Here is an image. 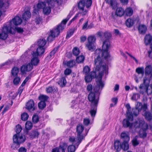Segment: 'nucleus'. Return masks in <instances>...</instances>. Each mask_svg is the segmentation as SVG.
Listing matches in <instances>:
<instances>
[{
	"label": "nucleus",
	"instance_id": "obj_1",
	"mask_svg": "<svg viewBox=\"0 0 152 152\" xmlns=\"http://www.w3.org/2000/svg\"><path fill=\"white\" fill-rule=\"evenodd\" d=\"M101 51L96 50L95 52V58L94 60L95 72L98 73L97 77H99L100 80L104 75L108 74V66L103 63L102 59H105L101 56Z\"/></svg>",
	"mask_w": 152,
	"mask_h": 152
},
{
	"label": "nucleus",
	"instance_id": "obj_2",
	"mask_svg": "<svg viewBox=\"0 0 152 152\" xmlns=\"http://www.w3.org/2000/svg\"><path fill=\"white\" fill-rule=\"evenodd\" d=\"M91 0H86V2L84 0H81L78 4V7L79 10V13L77 14L72 19L71 22L74 21L80 17L82 15L84 16L87 15L89 8L92 4Z\"/></svg>",
	"mask_w": 152,
	"mask_h": 152
},
{
	"label": "nucleus",
	"instance_id": "obj_3",
	"mask_svg": "<svg viewBox=\"0 0 152 152\" xmlns=\"http://www.w3.org/2000/svg\"><path fill=\"white\" fill-rule=\"evenodd\" d=\"M91 0H86V2L84 0H81L78 4V7L79 10V13L77 14L72 19L71 22L74 21L80 17L82 15L84 16L87 15L89 8L92 4Z\"/></svg>",
	"mask_w": 152,
	"mask_h": 152
},
{
	"label": "nucleus",
	"instance_id": "obj_4",
	"mask_svg": "<svg viewBox=\"0 0 152 152\" xmlns=\"http://www.w3.org/2000/svg\"><path fill=\"white\" fill-rule=\"evenodd\" d=\"M91 0H86V2L84 0H81L78 4V7L79 10V13L77 14L72 19L71 22L74 21L80 17L82 15L84 16L87 15L89 8L92 4Z\"/></svg>",
	"mask_w": 152,
	"mask_h": 152
},
{
	"label": "nucleus",
	"instance_id": "obj_5",
	"mask_svg": "<svg viewBox=\"0 0 152 152\" xmlns=\"http://www.w3.org/2000/svg\"><path fill=\"white\" fill-rule=\"evenodd\" d=\"M132 121L129 119H124L123 121L124 126L125 127H129L131 129L135 128V129H140L142 128L145 129H148L147 124L145 123L143 119L138 118L133 124L130 122Z\"/></svg>",
	"mask_w": 152,
	"mask_h": 152
},
{
	"label": "nucleus",
	"instance_id": "obj_6",
	"mask_svg": "<svg viewBox=\"0 0 152 152\" xmlns=\"http://www.w3.org/2000/svg\"><path fill=\"white\" fill-rule=\"evenodd\" d=\"M85 76V80L87 83H89L91 81L92 79L96 77V86L94 89V91L95 92H97L100 90H102L104 86L103 82L102 81V78L100 79L99 77H97L98 73L95 72H91L89 75H86Z\"/></svg>",
	"mask_w": 152,
	"mask_h": 152
},
{
	"label": "nucleus",
	"instance_id": "obj_7",
	"mask_svg": "<svg viewBox=\"0 0 152 152\" xmlns=\"http://www.w3.org/2000/svg\"><path fill=\"white\" fill-rule=\"evenodd\" d=\"M84 127L83 125H79L77 126V137L76 138L73 137H70L69 139L70 142L72 144L78 146L83 139L84 136L87 134L84 135L83 133Z\"/></svg>",
	"mask_w": 152,
	"mask_h": 152
},
{
	"label": "nucleus",
	"instance_id": "obj_8",
	"mask_svg": "<svg viewBox=\"0 0 152 152\" xmlns=\"http://www.w3.org/2000/svg\"><path fill=\"white\" fill-rule=\"evenodd\" d=\"M54 3L51 0H44V2H39L37 7L38 9H43V12L45 15H48L50 12L51 8L54 6Z\"/></svg>",
	"mask_w": 152,
	"mask_h": 152
},
{
	"label": "nucleus",
	"instance_id": "obj_9",
	"mask_svg": "<svg viewBox=\"0 0 152 152\" xmlns=\"http://www.w3.org/2000/svg\"><path fill=\"white\" fill-rule=\"evenodd\" d=\"M88 99L91 102V108L90 111V114L92 117L95 116L96 113L98 99L95 96V94L91 92L88 96Z\"/></svg>",
	"mask_w": 152,
	"mask_h": 152
},
{
	"label": "nucleus",
	"instance_id": "obj_10",
	"mask_svg": "<svg viewBox=\"0 0 152 152\" xmlns=\"http://www.w3.org/2000/svg\"><path fill=\"white\" fill-rule=\"evenodd\" d=\"M110 47V43L108 39H106L103 42L102 50L99 49L97 50H100L101 56L103 57L105 59H107L110 57V55L108 51Z\"/></svg>",
	"mask_w": 152,
	"mask_h": 152
},
{
	"label": "nucleus",
	"instance_id": "obj_11",
	"mask_svg": "<svg viewBox=\"0 0 152 152\" xmlns=\"http://www.w3.org/2000/svg\"><path fill=\"white\" fill-rule=\"evenodd\" d=\"M11 25L10 23L7 22L4 25L2 28V31L0 34V39H5L7 38L8 33L11 34L14 32V30L13 28L10 29L8 26Z\"/></svg>",
	"mask_w": 152,
	"mask_h": 152
},
{
	"label": "nucleus",
	"instance_id": "obj_12",
	"mask_svg": "<svg viewBox=\"0 0 152 152\" xmlns=\"http://www.w3.org/2000/svg\"><path fill=\"white\" fill-rule=\"evenodd\" d=\"M150 83V80L147 77H145L143 78V83L141 84L139 87L140 89L139 92L140 93L143 94L144 93H148L150 89H148V87Z\"/></svg>",
	"mask_w": 152,
	"mask_h": 152
},
{
	"label": "nucleus",
	"instance_id": "obj_13",
	"mask_svg": "<svg viewBox=\"0 0 152 152\" xmlns=\"http://www.w3.org/2000/svg\"><path fill=\"white\" fill-rule=\"evenodd\" d=\"M26 140L24 135L21 134L16 133L13 137V142L17 143L18 144L23 142Z\"/></svg>",
	"mask_w": 152,
	"mask_h": 152
},
{
	"label": "nucleus",
	"instance_id": "obj_14",
	"mask_svg": "<svg viewBox=\"0 0 152 152\" xmlns=\"http://www.w3.org/2000/svg\"><path fill=\"white\" fill-rule=\"evenodd\" d=\"M22 20L18 16H16L11 20L7 22L10 23L11 25L8 26L9 28H11L13 26L16 27L20 25L22 23Z\"/></svg>",
	"mask_w": 152,
	"mask_h": 152
},
{
	"label": "nucleus",
	"instance_id": "obj_15",
	"mask_svg": "<svg viewBox=\"0 0 152 152\" xmlns=\"http://www.w3.org/2000/svg\"><path fill=\"white\" fill-rule=\"evenodd\" d=\"M10 0H0V10L5 11L10 4Z\"/></svg>",
	"mask_w": 152,
	"mask_h": 152
},
{
	"label": "nucleus",
	"instance_id": "obj_16",
	"mask_svg": "<svg viewBox=\"0 0 152 152\" xmlns=\"http://www.w3.org/2000/svg\"><path fill=\"white\" fill-rule=\"evenodd\" d=\"M67 147V144L64 143L62 145H60L59 147L53 148L52 152H65V150Z\"/></svg>",
	"mask_w": 152,
	"mask_h": 152
},
{
	"label": "nucleus",
	"instance_id": "obj_17",
	"mask_svg": "<svg viewBox=\"0 0 152 152\" xmlns=\"http://www.w3.org/2000/svg\"><path fill=\"white\" fill-rule=\"evenodd\" d=\"M39 60L38 56H36V53H33L31 62H30L33 66H37L38 64Z\"/></svg>",
	"mask_w": 152,
	"mask_h": 152
},
{
	"label": "nucleus",
	"instance_id": "obj_18",
	"mask_svg": "<svg viewBox=\"0 0 152 152\" xmlns=\"http://www.w3.org/2000/svg\"><path fill=\"white\" fill-rule=\"evenodd\" d=\"M33 66L29 63L23 65L21 67V71L22 73L25 72H28L31 70L33 68Z\"/></svg>",
	"mask_w": 152,
	"mask_h": 152
},
{
	"label": "nucleus",
	"instance_id": "obj_19",
	"mask_svg": "<svg viewBox=\"0 0 152 152\" xmlns=\"http://www.w3.org/2000/svg\"><path fill=\"white\" fill-rule=\"evenodd\" d=\"M34 106V103L33 101L32 100H30L27 103L26 107V109L30 111H34L35 110Z\"/></svg>",
	"mask_w": 152,
	"mask_h": 152
},
{
	"label": "nucleus",
	"instance_id": "obj_20",
	"mask_svg": "<svg viewBox=\"0 0 152 152\" xmlns=\"http://www.w3.org/2000/svg\"><path fill=\"white\" fill-rule=\"evenodd\" d=\"M126 107L127 109L126 112V116L127 118L126 119H129L131 121H133V116L131 113V107L129 104H127Z\"/></svg>",
	"mask_w": 152,
	"mask_h": 152
},
{
	"label": "nucleus",
	"instance_id": "obj_21",
	"mask_svg": "<svg viewBox=\"0 0 152 152\" xmlns=\"http://www.w3.org/2000/svg\"><path fill=\"white\" fill-rule=\"evenodd\" d=\"M105 1L113 9L116 8L117 7L118 3L116 0H105Z\"/></svg>",
	"mask_w": 152,
	"mask_h": 152
},
{
	"label": "nucleus",
	"instance_id": "obj_22",
	"mask_svg": "<svg viewBox=\"0 0 152 152\" xmlns=\"http://www.w3.org/2000/svg\"><path fill=\"white\" fill-rule=\"evenodd\" d=\"M45 52V48H44L39 46L37 49L36 52H34L33 53H36V56H41Z\"/></svg>",
	"mask_w": 152,
	"mask_h": 152
},
{
	"label": "nucleus",
	"instance_id": "obj_23",
	"mask_svg": "<svg viewBox=\"0 0 152 152\" xmlns=\"http://www.w3.org/2000/svg\"><path fill=\"white\" fill-rule=\"evenodd\" d=\"M125 14V11L121 7H118L116 9L115 14L117 16L121 17Z\"/></svg>",
	"mask_w": 152,
	"mask_h": 152
},
{
	"label": "nucleus",
	"instance_id": "obj_24",
	"mask_svg": "<svg viewBox=\"0 0 152 152\" xmlns=\"http://www.w3.org/2000/svg\"><path fill=\"white\" fill-rule=\"evenodd\" d=\"M56 31V32L55 34H53V31H52L51 34L50 33L49 36L47 38L48 41L49 42L52 41L55 37H57L59 35V32L57 31Z\"/></svg>",
	"mask_w": 152,
	"mask_h": 152
},
{
	"label": "nucleus",
	"instance_id": "obj_25",
	"mask_svg": "<svg viewBox=\"0 0 152 152\" xmlns=\"http://www.w3.org/2000/svg\"><path fill=\"white\" fill-rule=\"evenodd\" d=\"M147 29L146 26L144 25L141 24L139 25L138 30L140 33L144 34Z\"/></svg>",
	"mask_w": 152,
	"mask_h": 152
},
{
	"label": "nucleus",
	"instance_id": "obj_26",
	"mask_svg": "<svg viewBox=\"0 0 152 152\" xmlns=\"http://www.w3.org/2000/svg\"><path fill=\"white\" fill-rule=\"evenodd\" d=\"M85 47L88 50L92 51L95 48V44L87 42L85 44Z\"/></svg>",
	"mask_w": 152,
	"mask_h": 152
},
{
	"label": "nucleus",
	"instance_id": "obj_27",
	"mask_svg": "<svg viewBox=\"0 0 152 152\" xmlns=\"http://www.w3.org/2000/svg\"><path fill=\"white\" fill-rule=\"evenodd\" d=\"M31 14L29 10L26 11L22 15V18L25 20L29 19L31 17Z\"/></svg>",
	"mask_w": 152,
	"mask_h": 152
},
{
	"label": "nucleus",
	"instance_id": "obj_28",
	"mask_svg": "<svg viewBox=\"0 0 152 152\" xmlns=\"http://www.w3.org/2000/svg\"><path fill=\"white\" fill-rule=\"evenodd\" d=\"M67 21L68 20L66 19L63 20L61 22V23L56 28L59 30L60 32V30H62L65 27V24Z\"/></svg>",
	"mask_w": 152,
	"mask_h": 152
},
{
	"label": "nucleus",
	"instance_id": "obj_29",
	"mask_svg": "<svg viewBox=\"0 0 152 152\" xmlns=\"http://www.w3.org/2000/svg\"><path fill=\"white\" fill-rule=\"evenodd\" d=\"M147 129H145L142 128L140 129L139 134L140 137L144 138L146 137L147 135L146 131Z\"/></svg>",
	"mask_w": 152,
	"mask_h": 152
},
{
	"label": "nucleus",
	"instance_id": "obj_30",
	"mask_svg": "<svg viewBox=\"0 0 152 152\" xmlns=\"http://www.w3.org/2000/svg\"><path fill=\"white\" fill-rule=\"evenodd\" d=\"M121 137L123 139L124 141L129 142V137L128 133L123 132L121 134Z\"/></svg>",
	"mask_w": 152,
	"mask_h": 152
},
{
	"label": "nucleus",
	"instance_id": "obj_31",
	"mask_svg": "<svg viewBox=\"0 0 152 152\" xmlns=\"http://www.w3.org/2000/svg\"><path fill=\"white\" fill-rule=\"evenodd\" d=\"M96 39V38L94 36H90L87 38V42L95 44Z\"/></svg>",
	"mask_w": 152,
	"mask_h": 152
},
{
	"label": "nucleus",
	"instance_id": "obj_32",
	"mask_svg": "<svg viewBox=\"0 0 152 152\" xmlns=\"http://www.w3.org/2000/svg\"><path fill=\"white\" fill-rule=\"evenodd\" d=\"M11 28H13L14 30V32L11 33V34H14L16 31L19 33H22L23 31V29L20 27H17L16 26L13 27L12 26V27H11V28H10V29H11Z\"/></svg>",
	"mask_w": 152,
	"mask_h": 152
},
{
	"label": "nucleus",
	"instance_id": "obj_33",
	"mask_svg": "<svg viewBox=\"0 0 152 152\" xmlns=\"http://www.w3.org/2000/svg\"><path fill=\"white\" fill-rule=\"evenodd\" d=\"M66 81L65 77H63L61 78L58 82V84L61 87H64L66 85Z\"/></svg>",
	"mask_w": 152,
	"mask_h": 152
},
{
	"label": "nucleus",
	"instance_id": "obj_34",
	"mask_svg": "<svg viewBox=\"0 0 152 152\" xmlns=\"http://www.w3.org/2000/svg\"><path fill=\"white\" fill-rule=\"evenodd\" d=\"M152 40L151 36L150 34L146 35L145 37V43L146 45H148Z\"/></svg>",
	"mask_w": 152,
	"mask_h": 152
},
{
	"label": "nucleus",
	"instance_id": "obj_35",
	"mask_svg": "<svg viewBox=\"0 0 152 152\" xmlns=\"http://www.w3.org/2000/svg\"><path fill=\"white\" fill-rule=\"evenodd\" d=\"M133 13V10L130 7L127 8L125 12V14L127 16H131Z\"/></svg>",
	"mask_w": 152,
	"mask_h": 152
},
{
	"label": "nucleus",
	"instance_id": "obj_36",
	"mask_svg": "<svg viewBox=\"0 0 152 152\" xmlns=\"http://www.w3.org/2000/svg\"><path fill=\"white\" fill-rule=\"evenodd\" d=\"M142 104L140 102H137L135 108L137 109L136 110V113L135 114L136 115H138L139 112L140 111L142 110Z\"/></svg>",
	"mask_w": 152,
	"mask_h": 152
},
{
	"label": "nucleus",
	"instance_id": "obj_37",
	"mask_svg": "<svg viewBox=\"0 0 152 152\" xmlns=\"http://www.w3.org/2000/svg\"><path fill=\"white\" fill-rule=\"evenodd\" d=\"M152 67L151 65L147 66L145 69V75H149L150 74L152 71Z\"/></svg>",
	"mask_w": 152,
	"mask_h": 152
},
{
	"label": "nucleus",
	"instance_id": "obj_38",
	"mask_svg": "<svg viewBox=\"0 0 152 152\" xmlns=\"http://www.w3.org/2000/svg\"><path fill=\"white\" fill-rule=\"evenodd\" d=\"M135 71L138 74H141L143 75L144 73V67L143 66L138 67L136 69Z\"/></svg>",
	"mask_w": 152,
	"mask_h": 152
},
{
	"label": "nucleus",
	"instance_id": "obj_39",
	"mask_svg": "<svg viewBox=\"0 0 152 152\" xmlns=\"http://www.w3.org/2000/svg\"><path fill=\"white\" fill-rule=\"evenodd\" d=\"M146 119L148 121H150L152 118V115L148 112H146L144 114Z\"/></svg>",
	"mask_w": 152,
	"mask_h": 152
},
{
	"label": "nucleus",
	"instance_id": "obj_40",
	"mask_svg": "<svg viewBox=\"0 0 152 152\" xmlns=\"http://www.w3.org/2000/svg\"><path fill=\"white\" fill-rule=\"evenodd\" d=\"M128 142L126 141H124L121 145V148L124 151H126L129 148Z\"/></svg>",
	"mask_w": 152,
	"mask_h": 152
},
{
	"label": "nucleus",
	"instance_id": "obj_41",
	"mask_svg": "<svg viewBox=\"0 0 152 152\" xmlns=\"http://www.w3.org/2000/svg\"><path fill=\"white\" fill-rule=\"evenodd\" d=\"M46 43V40L45 39H40L38 41V44L39 46L44 48Z\"/></svg>",
	"mask_w": 152,
	"mask_h": 152
},
{
	"label": "nucleus",
	"instance_id": "obj_42",
	"mask_svg": "<svg viewBox=\"0 0 152 152\" xmlns=\"http://www.w3.org/2000/svg\"><path fill=\"white\" fill-rule=\"evenodd\" d=\"M88 21L86 22L83 25L82 29L84 30H86L91 28L93 26L91 25L88 26Z\"/></svg>",
	"mask_w": 152,
	"mask_h": 152
},
{
	"label": "nucleus",
	"instance_id": "obj_43",
	"mask_svg": "<svg viewBox=\"0 0 152 152\" xmlns=\"http://www.w3.org/2000/svg\"><path fill=\"white\" fill-rule=\"evenodd\" d=\"M115 148L117 150H119L121 149V145L120 142L118 141H116L114 142Z\"/></svg>",
	"mask_w": 152,
	"mask_h": 152
},
{
	"label": "nucleus",
	"instance_id": "obj_44",
	"mask_svg": "<svg viewBox=\"0 0 152 152\" xmlns=\"http://www.w3.org/2000/svg\"><path fill=\"white\" fill-rule=\"evenodd\" d=\"M133 21L130 18L127 19L126 21V24L127 27H130L133 24Z\"/></svg>",
	"mask_w": 152,
	"mask_h": 152
},
{
	"label": "nucleus",
	"instance_id": "obj_45",
	"mask_svg": "<svg viewBox=\"0 0 152 152\" xmlns=\"http://www.w3.org/2000/svg\"><path fill=\"white\" fill-rule=\"evenodd\" d=\"M33 125L31 122L28 121L25 124V128L27 130H30L32 127Z\"/></svg>",
	"mask_w": 152,
	"mask_h": 152
},
{
	"label": "nucleus",
	"instance_id": "obj_46",
	"mask_svg": "<svg viewBox=\"0 0 152 152\" xmlns=\"http://www.w3.org/2000/svg\"><path fill=\"white\" fill-rule=\"evenodd\" d=\"M90 69L88 66H85L83 69V73L85 75H88L90 71Z\"/></svg>",
	"mask_w": 152,
	"mask_h": 152
},
{
	"label": "nucleus",
	"instance_id": "obj_47",
	"mask_svg": "<svg viewBox=\"0 0 152 152\" xmlns=\"http://www.w3.org/2000/svg\"><path fill=\"white\" fill-rule=\"evenodd\" d=\"M56 88H54V87L49 86L46 88V91L48 93H51L52 92L56 91Z\"/></svg>",
	"mask_w": 152,
	"mask_h": 152
},
{
	"label": "nucleus",
	"instance_id": "obj_48",
	"mask_svg": "<svg viewBox=\"0 0 152 152\" xmlns=\"http://www.w3.org/2000/svg\"><path fill=\"white\" fill-rule=\"evenodd\" d=\"M19 72V69L17 67L13 68L11 71V73L12 75L13 76L16 75Z\"/></svg>",
	"mask_w": 152,
	"mask_h": 152
},
{
	"label": "nucleus",
	"instance_id": "obj_49",
	"mask_svg": "<svg viewBox=\"0 0 152 152\" xmlns=\"http://www.w3.org/2000/svg\"><path fill=\"white\" fill-rule=\"evenodd\" d=\"M28 118V114L26 113H24L21 115V119L23 121L27 120Z\"/></svg>",
	"mask_w": 152,
	"mask_h": 152
},
{
	"label": "nucleus",
	"instance_id": "obj_50",
	"mask_svg": "<svg viewBox=\"0 0 152 152\" xmlns=\"http://www.w3.org/2000/svg\"><path fill=\"white\" fill-rule=\"evenodd\" d=\"M75 146L73 145H69L67 148L68 152H75Z\"/></svg>",
	"mask_w": 152,
	"mask_h": 152
},
{
	"label": "nucleus",
	"instance_id": "obj_51",
	"mask_svg": "<svg viewBox=\"0 0 152 152\" xmlns=\"http://www.w3.org/2000/svg\"><path fill=\"white\" fill-rule=\"evenodd\" d=\"M84 59V57L83 55H80L77 58L76 61L78 63H80L83 62Z\"/></svg>",
	"mask_w": 152,
	"mask_h": 152
},
{
	"label": "nucleus",
	"instance_id": "obj_52",
	"mask_svg": "<svg viewBox=\"0 0 152 152\" xmlns=\"http://www.w3.org/2000/svg\"><path fill=\"white\" fill-rule=\"evenodd\" d=\"M48 98V96L43 95H41L39 97V99L41 101H43L45 102L47 100Z\"/></svg>",
	"mask_w": 152,
	"mask_h": 152
},
{
	"label": "nucleus",
	"instance_id": "obj_53",
	"mask_svg": "<svg viewBox=\"0 0 152 152\" xmlns=\"http://www.w3.org/2000/svg\"><path fill=\"white\" fill-rule=\"evenodd\" d=\"M20 82V78L18 77H15L13 80V83L15 85H18Z\"/></svg>",
	"mask_w": 152,
	"mask_h": 152
},
{
	"label": "nucleus",
	"instance_id": "obj_54",
	"mask_svg": "<svg viewBox=\"0 0 152 152\" xmlns=\"http://www.w3.org/2000/svg\"><path fill=\"white\" fill-rule=\"evenodd\" d=\"M80 51L78 48L75 47L73 50V53L75 56H77L80 53Z\"/></svg>",
	"mask_w": 152,
	"mask_h": 152
},
{
	"label": "nucleus",
	"instance_id": "obj_55",
	"mask_svg": "<svg viewBox=\"0 0 152 152\" xmlns=\"http://www.w3.org/2000/svg\"><path fill=\"white\" fill-rule=\"evenodd\" d=\"M75 64V62L73 60H71L68 61L67 63V65L68 67H72Z\"/></svg>",
	"mask_w": 152,
	"mask_h": 152
},
{
	"label": "nucleus",
	"instance_id": "obj_56",
	"mask_svg": "<svg viewBox=\"0 0 152 152\" xmlns=\"http://www.w3.org/2000/svg\"><path fill=\"white\" fill-rule=\"evenodd\" d=\"M46 106V104L45 102L41 101L38 104V107L40 109H43Z\"/></svg>",
	"mask_w": 152,
	"mask_h": 152
},
{
	"label": "nucleus",
	"instance_id": "obj_57",
	"mask_svg": "<svg viewBox=\"0 0 152 152\" xmlns=\"http://www.w3.org/2000/svg\"><path fill=\"white\" fill-rule=\"evenodd\" d=\"M140 98V95L138 94H133L131 99L133 100H136Z\"/></svg>",
	"mask_w": 152,
	"mask_h": 152
},
{
	"label": "nucleus",
	"instance_id": "obj_58",
	"mask_svg": "<svg viewBox=\"0 0 152 152\" xmlns=\"http://www.w3.org/2000/svg\"><path fill=\"white\" fill-rule=\"evenodd\" d=\"M32 121L34 123H37L39 121L38 116L36 115H33L32 118Z\"/></svg>",
	"mask_w": 152,
	"mask_h": 152
},
{
	"label": "nucleus",
	"instance_id": "obj_59",
	"mask_svg": "<svg viewBox=\"0 0 152 152\" xmlns=\"http://www.w3.org/2000/svg\"><path fill=\"white\" fill-rule=\"evenodd\" d=\"M16 133L20 134L22 130V127L21 126L18 125L16 126Z\"/></svg>",
	"mask_w": 152,
	"mask_h": 152
},
{
	"label": "nucleus",
	"instance_id": "obj_60",
	"mask_svg": "<svg viewBox=\"0 0 152 152\" xmlns=\"http://www.w3.org/2000/svg\"><path fill=\"white\" fill-rule=\"evenodd\" d=\"M19 145L13 142V143L11 145V148L13 149H16L19 147L18 145Z\"/></svg>",
	"mask_w": 152,
	"mask_h": 152
},
{
	"label": "nucleus",
	"instance_id": "obj_61",
	"mask_svg": "<svg viewBox=\"0 0 152 152\" xmlns=\"http://www.w3.org/2000/svg\"><path fill=\"white\" fill-rule=\"evenodd\" d=\"M42 19L39 16H38L35 19V22L37 24H39L42 21Z\"/></svg>",
	"mask_w": 152,
	"mask_h": 152
},
{
	"label": "nucleus",
	"instance_id": "obj_62",
	"mask_svg": "<svg viewBox=\"0 0 152 152\" xmlns=\"http://www.w3.org/2000/svg\"><path fill=\"white\" fill-rule=\"evenodd\" d=\"M132 143L134 146H136L139 144V142L137 140L136 137L134 138L132 140Z\"/></svg>",
	"mask_w": 152,
	"mask_h": 152
},
{
	"label": "nucleus",
	"instance_id": "obj_63",
	"mask_svg": "<svg viewBox=\"0 0 152 152\" xmlns=\"http://www.w3.org/2000/svg\"><path fill=\"white\" fill-rule=\"evenodd\" d=\"M58 48V47L55 48L51 52H50V57H52L54 55V54L57 50Z\"/></svg>",
	"mask_w": 152,
	"mask_h": 152
},
{
	"label": "nucleus",
	"instance_id": "obj_64",
	"mask_svg": "<svg viewBox=\"0 0 152 152\" xmlns=\"http://www.w3.org/2000/svg\"><path fill=\"white\" fill-rule=\"evenodd\" d=\"M74 33V31L73 30L70 31H69L67 34L66 36V38H69Z\"/></svg>",
	"mask_w": 152,
	"mask_h": 152
}]
</instances>
